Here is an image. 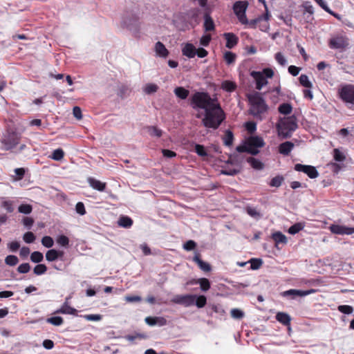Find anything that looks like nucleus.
<instances>
[{"instance_id":"28","label":"nucleus","mask_w":354,"mask_h":354,"mask_svg":"<svg viewBox=\"0 0 354 354\" xmlns=\"http://www.w3.org/2000/svg\"><path fill=\"white\" fill-rule=\"evenodd\" d=\"M118 225L123 227H130L133 225V221L130 217L121 216L118 221Z\"/></svg>"},{"instance_id":"43","label":"nucleus","mask_w":354,"mask_h":354,"mask_svg":"<svg viewBox=\"0 0 354 354\" xmlns=\"http://www.w3.org/2000/svg\"><path fill=\"white\" fill-rule=\"evenodd\" d=\"M47 270V267L45 264H38L37 265L34 269V274L36 275H41L44 274Z\"/></svg>"},{"instance_id":"42","label":"nucleus","mask_w":354,"mask_h":354,"mask_svg":"<svg viewBox=\"0 0 354 354\" xmlns=\"http://www.w3.org/2000/svg\"><path fill=\"white\" fill-rule=\"evenodd\" d=\"M274 58L277 62L281 66H286L287 65V60L281 53H277L274 55Z\"/></svg>"},{"instance_id":"55","label":"nucleus","mask_w":354,"mask_h":354,"mask_svg":"<svg viewBox=\"0 0 354 354\" xmlns=\"http://www.w3.org/2000/svg\"><path fill=\"white\" fill-rule=\"evenodd\" d=\"M301 223H295L288 229V232L291 234H295L302 230Z\"/></svg>"},{"instance_id":"24","label":"nucleus","mask_w":354,"mask_h":354,"mask_svg":"<svg viewBox=\"0 0 354 354\" xmlns=\"http://www.w3.org/2000/svg\"><path fill=\"white\" fill-rule=\"evenodd\" d=\"M272 239L275 242L276 245L279 243L286 244L287 243L286 236L280 232L273 233Z\"/></svg>"},{"instance_id":"57","label":"nucleus","mask_w":354,"mask_h":354,"mask_svg":"<svg viewBox=\"0 0 354 354\" xmlns=\"http://www.w3.org/2000/svg\"><path fill=\"white\" fill-rule=\"evenodd\" d=\"M299 81L302 86L306 88H310V80L306 75H301L299 78Z\"/></svg>"},{"instance_id":"40","label":"nucleus","mask_w":354,"mask_h":354,"mask_svg":"<svg viewBox=\"0 0 354 354\" xmlns=\"http://www.w3.org/2000/svg\"><path fill=\"white\" fill-rule=\"evenodd\" d=\"M47 322L54 326H60L64 323V319L62 317L56 316L48 318Z\"/></svg>"},{"instance_id":"16","label":"nucleus","mask_w":354,"mask_h":354,"mask_svg":"<svg viewBox=\"0 0 354 354\" xmlns=\"http://www.w3.org/2000/svg\"><path fill=\"white\" fill-rule=\"evenodd\" d=\"M249 147L261 148L265 145L262 138L259 136H250L247 139Z\"/></svg>"},{"instance_id":"18","label":"nucleus","mask_w":354,"mask_h":354,"mask_svg":"<svg viewBox=\"0 0 354 354\" xmlns=\"http://www.w3.org/2000/svg\"><path fill=\"white\" fill-rule=\"evenodd\" d=\"M183 55L188 58H193L196 55V48L190 43H187L182 49Z\"/></svg>"},{"instance_id":"56","label":"nucleus","mask_w":354,"mask_h":354,"mask_svg":"<svg viewBox=\"0 0 354 354\" xmlns=\"http://www.w3.org/2000/svg\"><path fill=\"white\" fill-rule=\"evenodd\" d=\"M245 127L248 133H253L257 129V124L254 122H247Z\"/></svg>"},{"instance_id":"1","label":"nucleus","mask_w":354,"mask_h":354,"mask_svg":"<svg viewBox=\"0 0 354 354\" xmlns=\"http://www.w3.org/2000/svg\"><path fill=\"white\" fill-rule=\"evenodd\" d=\"M225 118V113L218 101L208 109H206L202 123L205 127L216 130L221 126Z\"/></svg>"},{"instance_id":"46","label":"nucleus","mask_w":354,"mask_h":354,"mask_svg":"<svg viewBox=\"0 0 354 354\" xmlns=\"http://www.w3.org/2000/svg\"><path fill=\"white\" fill-rule=\"evenodd\" d=\"M56 241L59 245H60L63 247H67L69 244V239L65 235L58 236Z\"/></svg>"},{"instance_id":"60","label":"nucleus","mask_w":354,"mask_h":354,"mask_svg":"<svg viewBox=\"0 0 354 354\" xmlns=\"http://www.w3.org/2000/svg\"><path fill=\"white\" fill-rule=\"evenodd\" d=\"M196 246V243L195 241L192 240L187 241L183 245V248L185 250L190 251L194 250Z\"/></svg>"},{"instance_id":"47","label":"nucleus","mask_w":354,"mask_h":354,"mask_svg":"<svg viewBox=\"0 0 354 354\" xmlns=\"http://www.w3.org/2000/svg\"><path fill=\"white\" fill-rule=\"evenodd\" d=\"M283 180V178L282 176H275L274 177L270 183V185L271 187H279L281 186L282 182Z\"/></svg>"},{"instance_id":"31","label":"nucleus","mask_w":354,"mask_h":354,"mask_svg":"<svg viewBox=\"0 0 354 354\" xmlns=\"http://www.w3.org/2000/svg\"><path fill=\"white\" fill-rule=\"evenodd\" d=\"M198 284L200 285L201 290L203 292L209 290L211 287L210 282L207 278H200Z\"/></svg>"},{"instance_id":"29","label":"nucleus","mask_w":354,"mask_h":354,"mask_svg":"<svg viewBox=\"0 0 354 354\" xmlns=\"http://www.w3.org/2000/svg\"><path fill=\"white\" fill-rule=\"evenodd\" d=\"M292 106L288 103H283L279 105L278 108V111L280 113L288 115L290 114L292 112Z\"/></svg>"},{"instance_id":"59","label":"nucleus","mask_w":354,"mask_h":354,"mask_svg":"<svg viewBox=\"0 0 354 354\" xmlns=\"http://www.w3.org/2000/svg\"><path fill=\"white\" fill-rule=\"evenodd\" d=\"M231 315L236 319H241L243 317L244 314L243 313L237 308H233L231 310Z\"/></svg>"},{"instance_id":"32","label":"nucleus","mask_w":354,"mask_h":354,"mask_svg":"<svg viewBox=\"0 0 354 354\" xmlns=\"http://www.w3.org/2000/svg\"><path fill=\"white\" fill-rule=\"evenodd\" d=\"M148 132L151 136L160 138L162 135V131L155 126L148 127Z\"/></svg>"},{"instance_id":"63","label":"nucleus","mask_w":354,"mask_h":354,"mask_svg":"<svg viewBox=\"0 0 354 354\" xmlns=\"http://www.w3.org/2000/svg\"><path fill=\"white\" fill-rule=\"evenodd\" d=\"M301 71V68L296 66H290L288 67V72L293 76H297Z\"/></svg>"},{"instance_id":"64","label":"nucleus","mask_w":354,"mask_h":354,"mask_svg":"<svg viewBox=\"0 0 354 354\" xmlns=\"http://www.w3.org/2000/svg\"><path fill=\"white\" fill-rule=\"evenodd\" d=\"M162 153L164 157L169 158L176 156V153L169 149H162Z\"/></svg>"},{"instance_id":"14","label":"nucleus","mask_w":354,"mask_h":354,"mask_svg":"<svg viewBox=\"0 0 354 354\" xmlns=\"http://www.w3.org/2000/svg\"><path fill=\"white\" fill-rule=\"evenodd\" d=\"M223 37L226 40L225 46L229 49L234 48L239 43V37L233 32H225Z\"/></svg>"},{"instance_id":"38","label":"nucleus","mask_w":354,"mask_h":354,"mask_svg":"<svg viewBox=\"0 0 354 354\" xmlns=\"http://www.w3.org/2000/svg\"><path fill=\"white\" fill-rule=\"evenodd\" d=\"M224 59L227 64H231L235 62L236 55L230 51H227L224 54Z\"/></svg>"},{"instance_id":"35","label":"nucleus","mask_w":354,"mask_h":354,"mask_svg":"<svg viewBox=\"0 0 354 354\" xmlns=\"http://www.w3.org/2000/svg\"><path fill=\"white\" fill-rule=\"evenodd\" d=\"M138 17L137 16H132L131 18L125 17L124 19V24L129 28L131 26H136L138 22Z\"/></svg>"},{"instance_id":"53","label":"nucleus","mask_w":354,"mask_h":354,"mask_svg":"<svg viewBox=\"0 0 354 354\" xmlns=\"http://www.w3.org/2000/svg\"><path fill=\"white\" fill-rule=\"evenodd\" d=\"M30 270V266L28 263H21L17 268V271L19 273L26 274L28 273Z\"/></svg>"},{"instance_id":"36","label":"nucleus","mask_w":354,"mask_h":354,"mask_svg":"<svg viewBox=\"0 0 354 354\" xmlns=\"http://www.w3.org/2000/svg\"><path fill=\"white\" fill-rule=\"evenodd\" d=\"M43 259V254L40 252L35 251L30 254V260L34 263H40Z\"/></svg>"},{"instance_id":"7","label":"nucleus","mask_w":354,"mask_h":354,"mask_svg":"<svg viewBox=\"0 0 354 354\" xmlns=\"http://www.w3.org/2000/svg\"><path fill=\"white\" fill-rule=\"evenodd\" d=\"M196 297L195 295H177L171 299V302L189 307L194 304Z\"/></svg>"},{"instance_id":"3","label":"nucleus","mask_w":354,"mask_h":354,"mask_svg":"<svg viewBox=\"0 0 354 354\" xmlns=\"http://www.w3.org/2000/svg\"><path fill=\"white\" fill-rule=\"evenodd\" d=\"M217 102V98L211 97L207 92L197 91L190 98V104L194 109H201L205 111Z\"/></svg>"},{"instance_id":"12","label":"nucleus","mask_w":354,"mask_h":354,"mask_svg":"<svg viewBox=\"0 0 354 354\" xmlns=\"http://www.w3.org/2000/svg\"><path fill=\"white\" fill-rule=\"evenodd\" d=\"M310 294V290H301L296 289H290L288 290L281 292V295L283 297H289L290 299H295L296 297H301L304 296L308 295Z\"/></svg>"},{"instance_id":"27","label":"nucleus","mask_w":354,"mask_h":354,"mask_svg":"<svg viewBox=\"0 0 354 354\" xmlns=\"http://www.w3.org/2000/svg\"><path fill=\"white\" fill-rule=\"evenodd\" d=\"M223 144L225 146L230 147L234 141V134L232 131L226 130L223 138Z\"/></svg>"},{"instance_id":"22","label":"nucleus","mask_w":354,"mask_h":354,"mask_svg":"<svg viewBox=\"0 0 354 354\" xmlns=\"http://www.w3.org/2000/svg\"><path fill=\"white\" fill-rule=\"evenodd\" d=\"M145 322L149 326H154L157 323L164 325L166 324V319L163 317H147L145 318Z\"/></svg>"},{"instance_id":"15","label":"nucleus","mask_w":354,"mask_h":354,"mask_svg":"<svg viewBox=\"0 0 354 354\" xmlns=\"http://www.w3.org/2000/svg\"><path fill=\"white\" fill-rule=\"evenodd\" d=\"M68 299L67 298L64 304L61 306L59 309H58L55 312V313L67 314L73 315H77V310L68 305Z\"/></svg>"},{"instance_id":"49","label":"nucleus","mask_w":354,"mask_h":354,"mask_svg":"<svg viewBox=\"0 0 354 354\" xmlns=\"http://www.w3.org/2000/svg\"><path fill=\"white\" fill-rule=\"evenodd\" d=\"M250 267L252 270H257L261 266L263 261L261 259H251L250 260Z\"/></svg>"},{"instance_id":"33","label":"nucleus","mask_w":354,"mask_h":354,"mask_svg":"<svg viewBox=\"0 0 354 354\" xmlns=\"http://www.w3.org/2000/svg\"><path fill=\"white\" fill-rule=\"evenodd\" d=\"M194 304L199 308H203L207 304V298L204 295L196 296Z\"/></svg>"},{"instance_id":"61","label":"nucleus","mask_w":354,"mask_h":354,"mask_svg":"<svg viewBox=\"0 0 354 354\" xmlns=\"http://www.w3.org/2000/svg\"><path fill=\"white\" fill-rule=\"evenodd\" d=\"M1 206L10 213L12 212L14 210L12 203L11 201H5L2 203Z\"/></svg>"},{"instance_id":"5","label":"nucleus","mask_w":354,"mask_h":354,"mask_svg":"<svg viewBox=\"0 0 354 354\" xmlns=\"http://www.w3.org/2000/svg\"><path fill=\"white\" fill-rule=\"evenodd\" d=\"M339 98L349 109H354V85L344 84L338 90Z\"/></svg>"},{"instance_id":"8","label":"nucleus","mask_w":354,"mask_h":354,"mask_svg":"<svg viewBox=\"0 0 354 354\" xmlns=\"http://www.w3.org/2000/svg\"><path fill=\"white\" fill-rule=\"evenodd\" d=\"M20 140V137L15 132H9L3 138V143L6 149H10L16 147Z\"/></svg>"},{"instance_id":"23","label":"nucleus","mask_w":354,"mask_h":354,"mask_svg":"<svg viewBox=\"0 0 354 354\" xmlns=\"http://www.w3.org/2000/svg\"><path fill=\"white\" fill-rule=\"evenodd\" d=\"M247 162L254 169L261 170L264 167V164L261 161L253 157L248 158Z\"/></svg>"},{"instance_id":"50","label":"nucleus","mask_w":354,"mask_h":354,"mask_svg":"<svg viewBox=\"0 0 354 354\" xmlns=\"http://www.w3.org/2000/svg\"><path fill=\"white\" fill-rule=\"evenodd\" d=\"M158 86L155 84H148L145 86L144 91L147 94H151L158 91Z\"/></svg>"},{"instance_id":"11","label":"nucleus","mask_w":354,"mask_h":354,"mask_svg":"<svg viewBox=\"0 0 354 354\" xmlns=\"http://www.w3.org/2000/svg\"><path fill=\"white\" fill-rule=\"evenodd\" d=\"M347 39L343 36H337L330 39L329 46L333 49H342L348 46Z\"/></svg>"},{"instance_id":"37","label":"nucleus","mask_w":354,"mask_h":354,"mask_svg":"<svg viewBox=\"0 0 354 354\" xmlns=\"http://www.w3.org/2000/svg\"><path fill=\"white\" fill-rule=\"evenodd\" d=\"M41 244L47 248H50L54 245V241L51 236H45L41 239Z\"/></svg>"},{"instance_id":"41","label":"nucleus","mask_w":354,"mask_h":354,"mask_svg":"<svg viewBox=\"0 0 354 354\" xmlns=\"http://www.w3.org/2000/svg\"><path fill=\"white\" fill-rule=\"evenodd\" d=\"M64 156V152L62 149H57L53 151L52 156H50L52 159L55 160H60Z\"/></svg>"},{"instance_id":"25","label":"nucleus","mask_w":354,"mask_h":354,"mask_svg":"<svg viewBox=\"0 0 354 354\" xmlns=\"http://www.w3.org/2000/svg\"><path fill=\"white\" fill-rule=\"evenodd\" d=\"M175 95L181 100H185L189 94V91L184 87L179 86L174 89Z\"/></svg>"},{"instance_id":"13","label":"nucleus","mask_w":354,"mask_h":354,"mask_svg":"<svg viewBox=\"0 0 354 354\" xmlns=\"http://www.w3.org/2000/svg\"><path fill=\"white\" fill-rule=\"evenodd\" d=\"M250 75L254 78L256 82V88L261 90L262 87L268 84L266 78L263 76V74L260 71H252Z\"/></svg>"},{"instance_id":"10","label":"nucleus","mask_w":354,"mask_h":354,"mask_svg":"<svg viewBox=\"0 0 354 354\" xmlns=\"http://www.w3.org/2000/svg\"><path fill=\"white\" fill-rule=\"evenodd\" d=\"M329 228L330 232L335 234L350 235L354 233V227H347L345 225L333 224L331 225Z\"/></svg>"},{"instance_id":"51","label":"nucleus","mask_w":354,"mask_h":354,"mask_svg":"<svg viewBox=\"0 0 354 354\" xmlns=\"http://www.w3.org/2000/svg\"><path fill=\"white\" fill-rule=\"evenodd\" d=\"M334 159L337 162H343L345 160V156L338 149L333 150Z\"/></svg>"},{"instance_id":"26","label":"nucleus","mask_w":354,"mask_h":354,"mask_svg":"<svg viewBox=\"0 0 354 354\" xmlns=\"http://www.w3.org/2000/svg\"><path fill=\"white\" fill-rule=\"evenodd\" d=\"M221 88L225 91L232 92L236 88V84L234 82L225 80L221 83Z\"/></svg>"},{"instance_id":"17","label":"nucleus","mask_w":354,"mask_h":354,"mask_svg":"<svg viewBox=\"0 0 354 354\" xmlns=\"http://www.w3.org/2000/svg\"><path fill=\"white\" fill-rule=\"evenodd\" d=\"M88 182L89 183V185L92 188H93L97 191H100V192L104 191L106 186V183L101 182L100 180H97L93 178H89L88 179Z\"/></svg>"},{"instance_id":"58","label":"nucleus","mask_w":354,"mask_h":354,"mask_svg":"<svg viewBox=\"0 0 354 354\" xmlns=\"http://www.w3.org/2000/svg\"><path fill=\"white\" fill-rule=\"evenodd\" d=\"M75 210L77 213H78L80 215H84L86 214L85 207L82 202H78L76 204Z\"/></svg>"},{"instance_id":"19","label":"nucleus","mask_w":354,"mask_h":354,"mask_svg":"<svg viewBox=\"0 0 354 354\" xmlns=\"http://www.w3.org/2000/svg\"><path fill=\"white\" fill-rule=\"evenodd\" d=\"M155 51L158 56L161 57H167L169 55V51L165 46V45L160 42L158 41L155 44Z\"/></svg>"},{"instance_id":"54","label":"nucleus","mask_w":354,"mask_h":354,"mask_svg":"<svg viewBox=\"0 0 354 354\" xmlns=\"http://www.w3.org/2000/svg\"><path fill=\"white\" fill-rule=\"evenodd\" d=\"M211 39H212L211 35H209V34L204 35L200 39V44L203 46H207L209 44Z\"/></svg>"},{"instance_id":"62","label":"nucleus","mask_w":354,"mask_h":354,"mask_svg":"<svg viewBox=\"0 0 354 354\" xmlns=\"http://www.w3.org/2000/svg\"><path fill=\"white\" fill-rule=\"evenodd\" d=\"M84 317L88 321H94V322L100 321L102 319V316L100 315H94V314L86 315L84 316Z\"/></svg>"},{"instance_id":"48","label":"nucleus","mask_w":354,"mask_h":354,"mask_svg":"<svg viewBox=\"0 0 354 354\" xmlns=\"http://www.w3.org/2000/svg\"><path fill=\"white\" fill-rule=\"evenodd\" d=\"M337 309L340 313L346 315L351 314L353 311V307L348 305H340L338 306Z\"/></svg>"},{"instance_id":"21","label":"nucleus","mask_w":354,"mask_h":354,"mask_svg":"<svg viewBox=\"0 0 354 354\" xmlns=\"http://www.w3.org/2000/svg\"><path fill=\"white\" fill-rule=\"evenodd\" d=\"M294 147V144L290 141L281 143L279 146V152L283 155L287 156L290 153Z\"/></svg>"},{"instance_id":"20","label":"nucleus","mask_w":354,"mask_h":354,"mask_svg":"<svg viewBox=\"0 0 354 354\" xmlns=\"http://www.w3.org/2000/svg\"><path fill=\"white\" fill-rule=\"evenodd\" d=\"M276 319L284 326H290L291 318L290 315L283 312H279L275 316Z\"/></svg>"},{"instance_id":"39","label":"nucleus","mask_w":354,"mask_h":354,"mask_svg":"<svg viewBox=\"0 0 354 354\" xmlns=\"http://www.w3.org/2000/svg\"><path fill=\"white\" fill-rule=\"evenodd\" d=\"M19 262V259L15 255H8L5 259V263L10 266H16Z\"/></svg>"},{"instance_id":"44","label":"nucleus","mask_w":354,"mask_h":354,"mask_svg":"<svg viewBox=\"0 0 354 354\" xmlns=\"http://www.w3.org/2000/svg\"><path fill=\"white\" fill-rule=\"evenodd\" d=\"M32 210V205H30L29 204H21L18 207V211L20 213H23L25 214H28L31 213Z\"/></svg>"},{"instance_id":"2","label":"nucleus","mask_w":354,"mask_h":354,"mask_svg":"<svg viewBox=\"0 0 354 354\" xmlns=\"http://www.w3.org/2000/svg\"><path fill=\"white\" fill-rule=\"evenodd\" d=\"M248 98L250 105V113L254 117L261 118L262 115L266 113L268 109L261 94L255 92L248 95Z\"/></svg>"},{"instance_id":"9","label":"nucleus","mask_w":354,"mask_h":354,"mask_svg":"<svg viewBox=\"0 0 354 354\" xmlns=\"http://www.w3.org/2000/svg\"><path fill=\"white\" fill-rule=\"evenodd\" d=\"M212 8H206L203 12L204 24L203 28L206 32L215 30V24L211 17Z\"/></svg>"},{"instance_id":"6","label":"nucleus","mask_w":354,"mask_h":354,"mask_svg":"<svg viewBox=\"0 0 354 354\" xmlns=\"http://www.w3.org/2000/svg\"><path fill=\"white\" fill-rule=\"evenodd\" d=\"M248 6V3L246 1H238L233 5V10L236 15L239 21L242 24H247L248 20L247 19L245 12Z\"/></svg>"},{"instance_id":"34","label":"nucleus","mask_w":354,"mask_h":354,"mask_svg":"<svg viewBox=\"0 0 354 354\" xmlns=\"http://www.w3.org/2000/svg\"><path fill=\"white\" fill-rule=\"evenodd\" d=\"M195 152L201 157H206L208 156L205 147L202 145H195Z\"/></svg>"},{"instance_id":"30","label":"nucleus","mask_w":354,"mask_h":354,"mask_svg":"<svg viewBox=\"0 0 354 354\" xmlns=\"http://www.w3.org/2000/svg\"><path fill=\"white\" fill-rule=\"evenodd\" d=\"M46 259L50 262L58 259L57 250L55 249H50L48 250L46 253Z\"/></svg>"},{"instance_id":"52","label":"nucleus","mask_w":354,"mask_h":354,"mask_svg":"<svg viewBox=\"0 0 354 354\" xmlns=\"http://www.w3.org/2000/svg\"><path fill=\"white\" fill-rule=\"evenodd\" d=\"M35 238V234L32 232H26L23 236L24 241L27 243H33Z\"/></svg>"},{"instance_id":"45","label":"nucleus","mask_w":354,"mask_h":354,"mask_svg":"<svg viewBox=\"0 0 354 354\" xmlns=\"http://www.w3.org/2000/svg\"><path fill=\"white\" fill-rule=\"evenodd\" d=\"M295 169L298 171H302L310 177V165H303L301 164H296Z\"/></svg>"},{"instance_id":"4","label":"nucleus","mask_w":354,"mask_h":354,"mask_svg":"<svg viewBox=\"0 0 354 354\" xmlns=\"http://www.w3.org/2000/svg\"><path fill=\"white\" fill-rule=\"evenodd\" d=\"M297 128V119L294 115L285 117L279 121L277 125L279 134L283 138L290 137L292 131H295Z\"/></svg>"}]
</instances>
